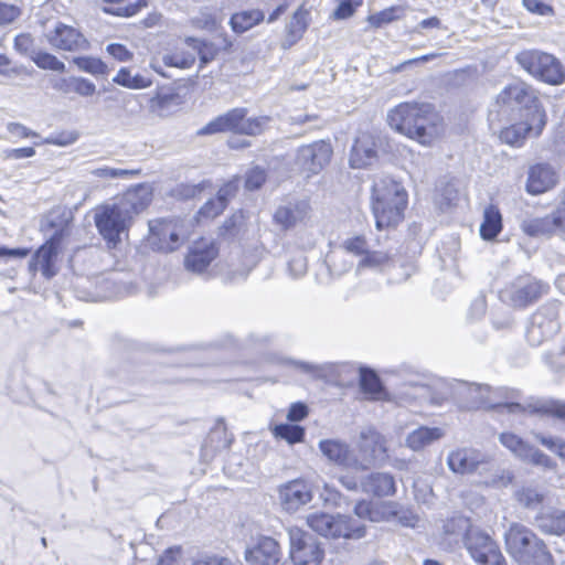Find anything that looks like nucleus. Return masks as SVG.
<instances>
[{
    "label": "nucleus",
    "mask_w": 565,
    "mask_h": 565,
    "mask_svg": "<svg viewBox=\"0 0 565 565\" xmlns=\"http://www.w3.org/2000/svg\"><path fill=\"white\" fill-rule=\"evenodd\" d=\"M469 391L478 393L476 408L497 409L500 413H543L565 420V403L555 399H536L520 403V392L508 387L492 388L489 385L470 384Z\"/></svg>",
    "instance_id": "nucleus-1"
},
{
    "label": "nucleus",
    "mask_w": 565,
    "mask_h": 565,
    "mask_svg": "<svg viewBox=\"0 0 565 565\" xmlns=\"http://www.w3.org/2000/svg\"><path fill=\"white\" fill-rule=\"evenodd\" d=\"M387 122L423 146L431 145L443 131L439 117L429 104L402 103L388 111Z\"/></svg>",
    "instance_id": "nucleus-2"
},
{
    "label": "nucleus",
    "mask_w": 565,
    "mask_h": 565,
    "mask_svg": "<svg viewBox=\"0 0 565 565\" xmlns=\"http://www.w3.org/2000/svg\"><path fill=\"white\" fill-rule=\"evenodd\" d=\"M372 211L377 230L397 225L404 217L407 192L391 177H379L372 188Z\"/></svg>",
    "instance_id": "nucleus-3"
},
{
    "label": "nucleus",
    "mask_w": 565,
    "mask_h": 565,
    "mask_svg": "<svg viewBox=\"0 0 565 565\" xmlns=\"http://www.w3.org/2000/svg\"><path fill=\"white\" fill-rule=\"evenodd\" d=\"M504 541L507 552L519 565H554L544 541L524 524L511 523Z\"/></svg>",
    "instance_id": "nucleus-4"
},
{
    "label": "nucleus",
    "mask_w": 565,
    "mask_h": 565,
    "mask_svg": "<svg viewBox=\"0 0 565 565\" xmlns=\"http://www.w3.org/2000/svg\"><path fill=\"white\" fill-rule=\"evenodd\" d=\"M307 524L326 537L359 540L365 535V526L360 521L342 514L311 513L307 516Z\"/></svg>",
    "instance_id": "nucleus-5"
},
{
    "label": "nucleus",
    "mask_w": 565,
    "mask_h": 565,
    "mask_svg": "<svg viewBox=\"0 0 565 565\" xmlns=\"http://www.w3.org/2000/svg\"><path fill=\"white\" fill-rule=\"evenodd\" d=\"M269 120L270 119L267 116L246 118L245 108H234L206 124L199 134L212 135L216 132L232 131L242 135L255 136L264 130Z\"/></svg>",
    "instance_id": "nucleus-6"
},
{
    "label": "nucleus",
    "mask_w": 565,
    "mask_h": 565,
    "mask_svg": "<svg viewBox=\"0 0 565 565\" xmlns=\"http://www.w3.org/2000/svg\"><path fill=\"white\" fill-rule=\"evenodd\" d=\"M96 228L109 249L116 248L128 232L131 220L115 202L98 206L94 213Z\"/></svg>",
    "instance_id": "nucleus-7"
},
{
    "label": "nucleus",
    "mask_w": 565,
    "mask_h": 565,
    "mask_svg": "<svg viewBox=\"0 0 565 565\" xmlns=\"http://www.w3.org/2000/svg\"><path fill=\"white\" fill-rule=\"evenodd\" d=\"M515 60L529 74L547 84L559 85L565 81V70L552 54L537 50H525L520 52Z\"/></svg>",
    "instance_id": "nucleus-8"
},
{
    "label": "nucleus",
    "mask_w": 565,
    "mask_h": 565,
    "mask_svg": "<svg viewBox=\"0 0 565 565\" xmlns=\"http://www.w3.org/2000/svg\"><path fill=\"white\" fill-rule=\"evenodd\" d=\"M387 457L385 437L374 428L362 429L354 449V470L365 471L382 466Z\"/></svg>",
    "instance_id": "nucleus-9"
},
{
    "label": "nucleus",
    "mask_w": 565,
    "mask_h": 565,
    "mask_svg": "<svg viewBox=\"0 0 565 565\" xmlns=\"http://www.w3.org/2000/svg\"><path fill=\"white\" fill-rule=\"evenodd\" d=\"M559 307L557 301H550L532 315L525 332L530 345L539 347L559 331Z\"/></svg>",
    "instance_id": "nucleus-10"
},
{
    "label": "nucleus",
    "mask_w": 565,
    "mask_h": 565,
    "mask_svg": "<svg viewBox=\"0 0 565 565\" xmlns=\"http://www.w3.org/2000/svg\"><path fill=\"white\" fill-rule=\"evenodd\" d=\"M548 285L531 276H520L500 291L502 301L515 308H525L547 294Z\"/></svg>",
    "instance_id": "nucleus-11"
},
{
    "label": "nucleus",
    "mask_w": 565,
    "mask_h": 565,
    "mask_svg": "<svg viewBox=\"0 0 565 565\" xmlns=\"http://www.w3.org/2000/svg\"><path fill=\"white\" fill-rule=\"evenodd\" d=\"M463 543L469 555L479 565H507L495 541L479 527L470 530Z\"/></svg>",
    "instance_id": "nucleus-12"
},
{
    "label": "nucleus",
    "mask_w": 565,
    "mask_h": 565,
    "mask_svg": "<svg viewBox=\"0 0 565 565\" xmlns=\"http://www.w3.org/2000/svg\"><path fill=\"white\" fill-rule=\"evenodd\" d=\"M290 558L295 565H320L323 550L318 540L299 527L288 530Z\"/></svg>",
    "instance_id": "nucleus-13"
},
{
    "label": "nucleus",
    "mask_w": 565,
    "mask_h": 565,
    "mask_svg": "<svg viewBox=\"0 0 565 565\" xmlns=\"http://www.w3.org/2000/svg\"><path fill=\"white\" fill-rule=\"evenodd\" d=\"M447 465L458 475H483L493 470L494 465L487 454L475 448H458L448 454Z\"/></svg>",
    "instance_id": "nucleus-14"
},
{
    "label": "nucleus",
    "mask_w": 565,
    "mask_h": 565,
    "mask_svg": "<svg viewBox=\"0 0 565 565\" xmlns=\"http://www.w3.org/2000/svg\"><path fill=\"white\" fill-rule=\"evenodd\" d=\"M341 247L347 253L359 257L356 269L383 270L390 263L391 257L382 250H372L364 235H353L342 241Z\"/></svg>",
    "instance_id": "nucleus-15"
},
{
    "label": "nucleus",
    "mask_w": 565,
    "mask_h": 565,
    "mask_svg": "<svg viewBox=\"0 0 565 565\" xmlns=\"http://www.w3.org/2000/svg\"><path fill=\"white\" fill-rule=\"evenodd\" d=\"M333 149L330 142L315 141L298 148L295 166L308 177L318 174L330 162Z\"/></svg>",
    "instance_id": "nucleus-16"
},
{
    "label": "nucleus",
    "mask_w": 565,
    "mask_h": 565,
    "mask_svg": "<svg viewBox=\"0 0 565 565\" xmlns=\"http://www.w3.org/2000/svg\"><path fill=\"white\" fill-rule=\"evenodd\" d=\"M151 244L161 252H173L186 237L181 220H156L149 223Z\"/></svg>",
    "instance_id": "nucleus-17"
},
{
    "label": "nucleus",
    "mask_w": 565,
    "mask_h": 565,
    "mask_svg": "<svg viewBox=\"0 0 565 565\" xmlns=\"http://www.w3.org/2000/svg\"><path fill=\"white\" fill-rule=\"evenodd\" d=\"M65 235V228L57 230L33 255L29 267L32 273L40 270L46 279L53 278L58 268L56 266L58 248Z\"/></svg>",
    "instance_id": "nucleus-18"
},
{
    "label": "nucleus",
    "mask_w": 565,
    "mask_h": 565,
    "mask_svg": "<svg viewBox=\"0 0 565 565\" xmlns=\"http://www.w3.org/2000/svg\"><path fill=\"white\" fill-rule=\"evenodd\" d=\"M546 124V115L543 109H536L526 121L514 124L504 128L500 138L511 146H521L527 136L537 137Z\"/></svg>",
    "instance_id": "nucleus-19"
},
{
    "label": "nucleus",
    "mask_w": 565,
    "mask_h": 565,
    "mask_svg": "<svg viewBox=\"0 0 565 565\" xmlns=\"http://www.w3.org/2000/svg\"><path fill=\"white\" fill-rule=\"evenodd\" d=\"M45 38L52 47L62 51H85L89 43L75 28L62 22H56L54 28L45 33Z\"/></svg>",
    "instance_id": "nucleus-20"
},
{
    "label": "nucleus",
    "mask_w": 565,
    "mask_h": 565,
    "mask_svg": "<svg viewBox=\"0 0 565 565\" xmlns=\"http://www.w3.org/2000/svg\"><path fill=\"white\" fill-rule=\"evenodd\" d=\"M312 491L303 479H294L278 487V499L287 512H296L312 500Z\"/></svg>",
    "instance_id": "nucleus-21"
},
{
    "label": "nucleus",
    "mask_w": 565,
    "mask_h": 565,
    "mask_svg": "<svg viewBox=\"0 0 565 565\" xmlns=\"http://www.w3.org/2000/svg\"><path fill=\"white\" fill-rule=\"evenodd\" d=\"M498 100L511 107L524 108L529 111V117L536 109H542L534 92L523 82H515L507 86L498 96Z\"/></svg>",
    "instance_id": "nucleus-22"
},
{
    "label": "nucleus",
    "mask_w": 565,
    "mask_h": 565,
    "mask_svg": "<svg viewBox=\"0 0 565 565\" xmlns=\"http://www.w3.org/2000/svg\"><path fill=\"white\" fill-rule=\"evenodd\" d=\"M500 443L522 460L530 461L536 466L551 467V459L541 450L530 446L519 436L511 433H502Z\"/></svg>",
    "instance_id": "nucleus-23"
},
{
    "label": "nucleus",
    "mask_w": 565,
    "mask_h": 565,
    "mask_svg": "<svg viewBox=\"0 0 565 565\" xmlns=\"http://www.w3.org/2000/svg\"><path fill=\"white\" fill-rule=\"evenodd\" d=\"M558 182L557 171L548 163H536L530 167L525 190L539 195L553 189Z\"/></svg>",
    "instance_id": "nucleus-24"
},
{
    "label": "nucleus",
    "mask_w": 565,
    "mask_h": 565,
    "mask_svg": "<svg viewBox=\"0 0 565 565\" xmlns=\"http://www.w3.org/2000/svg\"><path fill=\"white\" fill-rule=\"evenodd\" d=\"M281 553L276 540L260 537L257 543L245 551V561L250 565H280Z\"/></svg>",
    "instance_id": "nucleus-25"
},
{
    "label": "nucleus",
    "mask_w": 565,
    "mask_h": 565,
    "mask_svg": "<svg viewBox=\"0 0 565 565\" xmlns=\"http://www.w3.org/2000/svg\"><path fill=\"white\" fill-rule=\"evenodd\" d=\"M152 200V189L146 183L136 185L129 189L120 198H117L114 202L126 211L127 216L132 218L142 212Z\"/></svg>",
    "instance_id": "nucleus-26"
},
{
    "label": "nucleus",
    "mask_w": 565,
    "mask_h": 565,
    "mask_svg": "<svg viewBox=\"0 0 565 565\" xmlns=\"http://www.w3.org/2000/svg\"><path fill=\"white\" fill-rule=\"evenodd\" d=\"M318 447L328 461L354 470V449L345 441L339 439H322L319 441Z\"/></svg>",
    "instance_id": "nucleus-27"
},
{
    "label": "nucleus",
    "mask_w": 565,
    "mask_h": 565,
    "mask_svg": "<svg viewBox=\"0 0 565 565\" xmlns=\"http://www.w3.org/2000/svg\"><path fill=\"white\" fill-rule=\"evenodd\" d=\"M377 160L376 142L370 134H361L351 149L350 166L362 169L372 166Z\"/></svg>",
    "instance_id": "nucleus-28"
},
{
    "label": "nucleus",
    "mask_w": 565,
    "mask_h": 565,
    "mask_svg": "<svg viewBox=\"0 0 565 565\" xmlns=\"http://www.w3.org/2000/svg\"><path fill=\"white\" fill-rule=\"evenodd\" d=\"M217 255V248L213 242L202 239L196 242L189 250L184 265L193 273H202Z\"/></svg>",
    "instance_id": "nucleus-29"
},
{
    "label": "nucleus",
    "mask_w": 565,
    "mask_h": 565,
    "mask_svg": "<svg viewBox=\"0 0 565 565\" xmlns=\"http://www.w3.org/2000/svg\"><path fill=\"white\" fill-rule=\"evenodd\" d=\"M361 491L374 497H391L396 492L394 477L387 472H372L361 478Z\"/></svg>",
    "instance_id": "nucleus-30"
},
{
    "label": "nucleus",
    "mask_w": 565,
    "mask_h": 565,
    "mask_svg": "<svg viewBox=\"0 0 565 565\" xmlns=\"http://www.w3.org/2000/svg\"><path fill=\"white\" fill-rule=\"evenodd\" d=\"M310 205L307 201L300 200L288 202L281 205L275 212L274 218L277 224L288 230L306 220L309 215Z\"/></svg>",
    "instance_id": "nucleus-31"
},
{
    "label": "nucleus",
    "mask_w": 565,
    "mask_h": 565,
    "mask_svg": "<svg viewBox=\"0 0 565 565\" xmlns=\"http://www.w3.org/2000/svg\"><path fill=\"white\" fill-rule=\"evenodd\" d=\"M537 529L551 535L565 534V511L558 509L542 510L535 516Z\"/></svg>",
    "instance_id": "nucleus-32"
},
{
    "label": "nucleus",
    "mask_w": 565,
    "mask_h": 565,
    "mask_svg": "<svg viewBox=\"0 0 565 565\" xmlns=\"http://www.w3.org/2000/svg\"><path fill=\"white\" fill-rule=\"evenodd\" d=\"M502 230V216L499 209L489 205L483 212V222L480 225V235L483 239H493Z\"/></svg>",
    "instance_id": "nucleus-33"
},
{
    "label": "nucleus",
    "mask_w": 565,
    "mask_h": 565,
    "mask_svg": "<svg viewBox=\"0 0 565 565\" xmlns=\"http://www.w3.org/2000/svg\"><path fill=\"white\" fill-rule=\"evenodd\" d=\"M265 14L259 9L236 12L231 18V26L236 33H244L264 21Z\"/></svg>",
    "instance_id": "nucleus-34"
},
{
    "label": "nucleus",
    "mask_w": 565,
    "mask_h": 565,
    "mask_svg": "<svg viewBox=\"0 0 565 565\" xmlns=\"http://www.w3.org/2000/svg\"><path fill=\"white\" fill-rule=\"evenodd\" d=\"M443 436L439 428L419 427L413 430L406 438L407 446L417 451Z\"/></svg>",
    "instance_id": "nucleus-35"
},
{
    "label": "nucleus",
    "mask_w": 565,
    "mask_h": 565,
    "mask_svg": "<svg viewBox=\"0 0 565 565\" xmlns=\"http://www.w3.org/2000/svg\"><path fill=\"white\" fill-rule=\"evenodd\" d=\"M113 82L129 89H142L152 85L151 77L139 73L132 75L130 70L127 67H121L113 78Z\"/></svg>",
    "instance_id": "nucleus-36"
},
{
    "label": "nucleus",
    "mask_w": 565,
    "mask_h": 565,
    "mask_svg": "<svg viewBox=\"0 0 565 565\" xmlns=\"http://www.w3.org/2000/svg\"><path fill=\"white\" fill-rule=\"evenodd\" d=\"M360 386L371 399H383L385 396L379 376L372 371L361 370Z\"/></svg>",
    "instance_id": "nucleus-37"
},
{
    "label": "nucleus",
    "mask_w": 565,
    "mask_h": 565,
    "mask_svg": "<svg viewBox=\"0 0 565 565\" xmlns=\"http://www.w3.org/2000/svg\"><path fill=\"white\" fill-rule=\"evenodd\" d=\"M185 44L193 50L192 53L198 54L200 57V67H204L207 63H210L216 54V49L212 43L195 39V38H186Z\"/></svg>",
    "instance_id": "nucleus-38"
},
{
    "label": "nucleus",
    "mask_w": 565,
    "mask_h": 565,
    "mask_svg": "<svg viewBox=\"0 0 565 565\" xmlns=\"http://www.w3.org/2000/svg\"><path fill=\"white\" fill-rule=\"evenodd\" d=\"M162 62L168 67L188 70L195 62V53L183 50H175L173 52L166 53L162 56Z\"/></svg>",
    "instance_id": "nucleus-39"
},
{
    "label": "nucleus",
    "mask_w": 565,
    "mask_h": 565,
    "mask_svg": "<svg viewBox=\"0 0 565 565\" xmlns=\"http://www.w3.org/2000/svg\"><path fill=\"white\" fill-rule=\"evenodd\" d=\"M273 434L276 438L284 439L290 445L300 443L305 438V429L299 425L292 424L276 425Z\"/></svg>",
    "instance_id": "nucleus-40"
},
{
    "label": "nucleus",
    "mask_w": 565,
    "mask_h": 565,
    "mask_svg": "<svg viewBox=\"0 0 565 565\" xmlns=\"http://www.w3.org/2000/svg\"><path fill=\"white\" fill-rule=\"evenodd\" d=\"M61 89L64 92H75L81 96H92L96 92V86L93 82L83 77H70L62 79Z\"/></svg>",
    "instance_id": "nucleus-41"
},
{
    "label": "nucleus",
    "mask_w": 565,
    "mask_h": 565,
    "mask_svg": "<svg viewBox=\"0 0 565 565\" xmlns=\"http://www.w3.org/2000/svg\"><path fill=\"white\" fill-rule=\"evenodd\" d=\"M140 173V170L136 169H120V168H113V167H100L93 169L90 171V174L103 179V180H113V179H130L132 177H136Z\"/></svg>",
    "instance_id": "nucleus-42"
},
{
    "label": "nucleus",
    "mask_w": 565,
    "mask_h": 565,
    "mask_svg": "<svg viewBox=\"0 0 565 565\" xmlns=\"http://www.w3.org/2000/svg\"><path fill=\"white\" fill-rule=\"evenodd\" d=\"M310 21V12L302 6L294 13L287 25V31L292 36H301Z\"/></svg>",
    "instance_id": "nucleus-43"
},
{
    "label": "nucleus",
    "mask_w": 565,
    "mask_h": 565,
    "mask_svg": "<svg viewBox=\"0 0 565 565\" xmlns=\"http://www.w3.org/2000/svg\"><path fill=\"white\" fill-rule=\"evenodd\" d=\"M31 60L42 70L55 72L65 71V64L62 61H60L55 55L41 50H38Z\"/></svg>",
    "instance_id": "nucleus-44"
},
{
    "label": "nucleus",
    "mask_w": 565,
    "mask_h": 565,
    "mask_svg": "<svg viewBox=\"0 0 565 565\" xmlns=\"http://www.w3.org/2000/svg\"><path fill=\"white\" fill-rule=\"evenodd\" d=\"M73 63L83 72L90 73L93 75H105L107 74V65L99 58L89 56L74 57Z\"/></svg>",
    "instance_id": "nucleus-45"
},
{
    "label": "nucleus",
    "mask_w": 565,
    "mask_h": 565,
    "mask_svg": "<svg viewBox=\"0 0 565 565\" xmlns=\"http://www.w3.org/2000/svg\"><path fill=\"white\" fill-rule=\"evenodd\" d=\"M282 363L288 364L302 373L309 374L312 377H323L330 370V364H313L309 362H301L295 360H284Z\"/></svg>",
    "instance_id": "nucleus-46"
},
{
    "label": "nucleus",
    "mask_w": 565,
    "mask_h": 565,
    "mask_svg": "<svg viewBox=\"0 0 565 565\" xmlns=\"http://www.w3.org/2000/svg\"><path fill=\"white\" fill-rule=\"evenodd\" d=\"M444 529L447 534L462 535L463 541H465L466 534L470 530H475L476 526H472L470 524V520L468 518H465L462 515H457V516L449 519L445 523Z\"/></svg>",
    "instance_id": "nucleus-47"
},
{
    "label": "nucleus",
    "mask_w": 565,
    "mask_h": 565,
    "mask_svg": "<svg viewBox=\"0 0 565 565\" xmlns=\"http://www.w3.org/2000/svg\"><path fill=\"white\" fill-rule=\"evenodd\" d=\"M516 501L527 509L537 508L543 501V494L532 488H522L515 492Z\"/></svg>",
    "instance_id": "nucleus-48"
},
{
    "label": "nucleus",
    "mask_w": 565,
    "mask_h": 565,
    "mask_svg": "<svg viewBox=\"0 0 565 565\" xmlns=\"http://www.w3.org/2000/svg\"><path fill=\"white\" fill-rule=\"evenodd\" d=\"M14 49L22 55L32 56L39 50L35 46L34 39L30 33H21L14 39Z\"/></svg>",
    "instance_id": "nucleus-49"
},
{
    "label": "nucleus",
    "mask_w": 565,
    "mask_h": 565,
    "mask_svg": "<svg viewBox=\"0 0 565 565\" xmlns=\"http://www.w3.org/2000/svg\"><path fill=\"white\" fill-rule=\"evenodd\" d=\"M354 513L360 519H367L373 522L379 521V512L374 510V504L371 501H359L354 507Z\"/></svg>",
    "instance_id": "nucleus-50"
},
{
    "label": "nucleus",
    "mask_w": 565,
    "mask_h": 565,
    "mask_svg": "<svg viewBox=\"0 0 565 565\" xmlns=\"http://www.w3.org/2000/svg\"><path fill=\"white\" fill-rule=\"evenodd\" d=\"M265 180V170L259 167H255L247 172L245 185L248 190H257L263 185Z\"/></svg>",
    "instance_id": "nucleus-51"
},
{
    "label": "nucleus",
    "mask_w": 565,
    "mask_h": 565,
    "mask_svg": "<svg viewBox=\"0 0 565 565\" xmlns=\"http://www.w3.org/2000/svg\"><path fill=\"white\" fill-rule=\"evenodd\" d=\"M288 270H289V274L294 278L302 277L306 274V271H307V259H306V257L302 254H298V255L294 256L288 262Z\"/></svg>",
    "instance_id": "nucleus-52"
},
{
    "label": "nucleus",
    "mask_w": 565,
    "mask_h": 565,
    "mask_svg": "<svg viewBox=\"0 0 565 565\" xmlns=\"http://www.w3.org/2000/svg\"><path fill=\"white\" fill-rule=\"evenodd\" d=\"M522 2L525 9L532 13L543 17L554 14L553 8L542 0H522Z\"/></svg>",
    "instance_id": "nucleus-53"
},
{
    "label": "nucleus",
    "mask_w": 565,
    "mask_h": 565,
    "mask_svg": "<svg viewBox=\"0 0 565 565\" xmlns=\"http://www.w3.org/2000/svg\"><path fill=\"white\" fill-rule=\"evenodd\" d=\"M396 11H397L396 8L385 9L376 14L371 15L369 18V21L373 26L380 28L383 24H386V23H390V22L396 20L397 19Z\"/></svg>",
    "instance_id": "nucleus-54"
},
{
    "label": "nucleus",
    "mask_w": 565,
    "mask_h": 565,
    "mask_svg": "<svg viewBox=\"0 0 565 565\" xmlns=\"http://www.w3.org/2000/svg\"><path fill=\"white\" fill-rule=\"evenodd\" d=\"M224 211V204L214 199L209 200L199 211L200 217L214 218Z\"/></svg>",
    "instance_id": "nucleus-55"
},
{
    "label": "nucleus",
    "mask_w": 565,
    "mask_h": 565,
    "mask_svg": "<svg viewBox=\"0 0 565 565\" xmlns=\"http://www.w3.org/2000/svg\"><path fill=\"white\" fill-rule=\"evenodd\" d=\"M7 130L13 138L17 139L39 137L38 132L31 130L20 122H9L7 125Z\"/></svg>",
    "instance_id": "nucleus-56"
},
{
    "label": "nucleus",
    "mask_w": 565,
    "mask_h": 565,
    "mask_svg": "<svg viewBox=\"0 0 565 565\" xmlns=\"http://www.w3.org/2000/svg\"><path fill=\"white\" fill-rule=\"evenodd\" d=\"M20 15V9L13 4L0 2V25L13 22Z\"/></svg>",
    "instance_id": "nucleus-57"
},
{
    "label": "nucleus",
    "mask_w": 565,
    "mask_h": 565,
    "mask_svg": "<svg viewBox=\"0 0 565 565\" xmlns=\"http://www.w3.org/2000/svg\"><path fill=\"white\" fill-rule=\"evenodd\" d=\"M106 51L119 62H127L132 57V53L125 45L119 43H111L107 45Z\"/></svg>",
    "instance_id": "nucleus-58"
},
{
    "label": "nucleus",
    "mask_w": 565,
    "mask_h": 565,
    "mask_svg": "<svg viewBox=\"0 0 565 565\" xmlns=\"http://www.w3.org/2000/svg\"><path fill=\"white\" fill-rule=\"evenodd\" d=\"M320 498L328 505H340L341 493L332 486L324 484L322 491L320 492Z\"/></svg>",
    "instance_id": "nucleus-59"
},
{
    "label": "nucleus",
    "mask_w": 565,
    "mask_h": 565,
    "mask_svg": "<svg viewBox=\"0 0 565 565\" xmlns=\"http://www.w3.org/2000/svg\"><path fill=\"white\" fill-rule=\"evenodd\" d=\"M205 185V182L198 184H180L177 189V193L183 199H192L199 195L204 190Z\"/></svg>",
    "instance_id": "nucleus-60"
},
{
    "label": "nucleus",
    "mask_w": 565,
    "mask_h": 565,
    "mask_svg": "<svg viewBox=\"0 0 565 565\" xmlns=\"http://www.w3.org/2000/svg\"><path fill=\"white\" fill-rule=\"evenodd\" d=\"M77 140V135L70 132V134H61L58 136H50L45 138L42 143L46 145H55L60 147H65L74 143Z\"/></svg>",
    "instance_id": "nucleus-61"
},
{
    "label": "nucleus",
    "mask_w": 565,
    "mask_h": 565,
    "mask_svg": "<svg viewBox=\"0 0 565 565\" xmlns=\"http://www.w3.org/2000/svg\"><path fill=\"white\" fill-rule=\"evenodd\" d=\"M181 547H170L159 558L158 565H180Z\"/></svg>",
    "instance_id": "nucleus-62"
},
{
    "label": "nucleus",
    "mask_w": 565,
    "mask_h": 565,
    "mask_svg": "<svg viewBox=\"0 0 565 565\" xmlns=\"http://www.w3.org/2000/svg\"><path fill=\"white\" fill-rule=\"evenodd\" d=\"M237 188L238 186L235 181H231V182L226 183L218 190L217 195L214 200L221 201L224 204V209H225L230 198L235 195Z\"/></svg>",
    "instance_id": "nucleus-63"
},
{
    "label": "nucleus",
    "mask_w": 565,
    "mask_h": 565,
    "mask_svg": "<svg viewBox=\"0 0 565 565\" xmlns=\"http://www.w3.org/2000/svg\"><path fill=\"white\" fill-rule=\"evenodd\" d=\"M308 415V407L303 403H294L287 414L288 420L300 422Z\"/></svg>",
    "instance_id": "nucleus-64"
}]
</instances>
